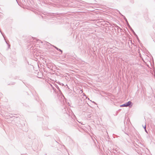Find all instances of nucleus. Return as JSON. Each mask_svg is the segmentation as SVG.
Masks as SVG:
<instances>
[{
  "instance_id": "1",
  "label": "nucleus",
  "mask_w": 155,
  "mask_h": 155,
  "mask_svg": "<svg viewBox=\"0 0 155 155\" xmlns=\"http://www.w3.org/2000/svg\"><path fill=\"white\" fill-rule=\"evenodd\" d=\"M131 104V102L129 101L124 104L120 105V107H127L128 106H130Z\"/></svg>"
},
{
  "instance_id": "2",
  "label": "nucleus",
  "mask_w": 155,
  "mask_h": 155,
  "mask_svg": "<svg viewBox=\"0 0 155 155\" xmlns=\"http://www.w3.org/2000/svg\"><path fill=\"white\" fill-rule=\"evenodd\" d=\"M55 48H56L58 51H60L61 52H62V51L60 49H59L58 48L56 47H55Z\"/></svg>"
},
{
  "instance_id": "3",
  "label": "nucleus",
  "mask_w": 155,
  "mask_h": 155,
  "mask_svg": "<svg viewBox=\"0 0 155 155\" xmlns=\"http://www.w3.org/2000/svg\"><path fill=\"white\" fill-rule=\"evenodd\" d=\"M56 87L57 88L58 90L60 92H61V91L60 89V88H59V87H58V86H57V87Z\"/></svg>"
},
{
  "instance_id": "4",
  "label": "nucleus",
  "mask_w": 155,
  "mask_h": 155,
  "mask_svg": "<svg viewBox=\"0 0 155 155\" xmlns=\"http://www.w3.org/2000/svg\"><path fill=\"white\" fill-rule=\"evenodd\" d=\"M131 30L133 31V33H134V34L136 36H137V35L135 34V32L134 31L132 30V29H131Z\"/></svg>"
},
{
  "instance_id": "5",
  "label": "nucleus",
  "mask_w": 155,
  "mask_h": 155,
  "mask_svg": "<svg viewBox=\"0 0 155 155\" xmlns=\"http://www.w3.org/2000/svg\"><path fill=\"white\" fill-rule=\"evenodd\" d=\"M127 24V25H128V26L131 29L132 28H131L130 26V25H129V24Z\"/></svg>"
},
{
  "instance_id": "6",
  "label": "nucleus",
  "mask_w": 155,
  "mask_h": 155,
  "mask_svg": "<svg viewBox=\"0 0 155 155\" xmlns=\"http://www.w3.org/2000/svg\"><path fill=\"white\" fill-rule=\"evenodd\" d=\"M125 20L126 21V22H127V23L128 24V22H127V20L126 18H125Z\"/></svg>"
},
{
  "instance_id": "7",
  "label": "nucleus",
  "mask_w": 155,
  "mask_h": 155,
  "mask_svg": "<svg viewBox=\"0 0 155 155\" xmlns=\"http://www.w3.org/2000/svg\"><path fill=\"white\" fill-rule=\"evenodd\" d=\"M93 102V103H94V104H96V103L95 102Z\"/></svg>"
},
{
  "instance_id": "8",
  "label": "nucleus",
  "mask_w": 155,
  "mask_h": 155,
  "mask_svg": "<svg viewBox=\"0 0 155 155\" xmlns=\"http://www.w3.org/2000/svg\"><path fill=\"white\" fill-rule=\"evenodd\" d=\"M144 128L145 129H146V126H145V127H144Z\"/></svg>"
},
{
  "instance_id": "9",
  "label": "nucleus",
  "mask_w": 155,
  "mask_h": 155,
  "mask_svg": "<svg viewBox=\"0 0 155 155\" xmlns=\"http://www.w3.org/2000/svg\"><path fill=\"white\" fill-rule=\"evenodd\" d=\"M145 131H146V132H147V130H146V129H145Z\"/></svg>"
},
{
  "instance_id": "10",
  "label": "nucleus",
  "mask_w": 155,
  "mask_h": 155,
  "mask_svg": "<svg viewBox=\"0 0 155 155\" xmlns=\"http://www.w3.org/2000/svg\"><path fill=\"white\" fill-rule=\"evenodd\" d=\"M8 46V47H10V45H9Z\"/></svg>"
},
{
  "instance_id": "11",
  "label": "nucleus",
  "mask_w": 155,
  "mask_h": 155,
  "mask_svg": "<svg viewBox=\"0 0 155 155\" xmlns=\"http://www.w3.org/2000/svg\"><path fill=\"white\" fill-rule=\"evenodd\" d=\"M0 32H1V33H2L1 31H0Z\"/></svg>"
},
{
  "instance_id": "12",
  "label": "nucleus",
  "mask_w": 155,
  "mask_h": 155,
  "mask_svg": "<svg viewBox=\"0 0 155 155\" xmlns=\"http://www.w3.org/2000/svg\"><path fill=\"white\" fill-rule=\"evenodd\" d=\"M0 32H1V33H2L1 31H0Z\"/></svg>"
},
{
  "instance_id": "13",
  "label": "nucleus",
  "mask_w": 155,
  "mask_h": 155,
  "mask_svg": "<svg viewBox=\"0 0 155 155\" xmlns=\"http://www.w3.org/2000/svg\"><path fill=\"white\" fill-rule=\"evenodd\" d=\"M0 32H1V33H2L1 31H0Z\"/></svg>"
},
{
  "instance_id": "14",
  "label": "nucleus",
  "mask_w": 155,
  "mask_h": 155,
  "mask_svg": "<svg viewBox=\"0 0 155 155\" xmlns=\"http://www.w3.org/2000/svg\"><path fill=\"white\" fill-rule=\"evenodd\" d=\"M2 35L3 36V34L2 33Z\"/></svg>"
}]
</instances>
